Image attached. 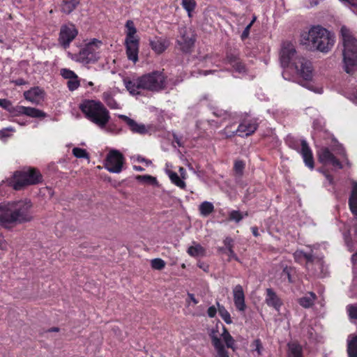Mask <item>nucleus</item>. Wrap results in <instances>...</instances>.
<instances>
[{
    "label": "nucleus",
    "instance_id": "64",
    "mask_svg": "<svg viewBox=\"0 0 357 357\" xmlns=\"http://www.w3.org/2000/svg\"><path fill=\"white\" fill-rule=\"evenodd\" d=\"M349 99L354 104L357 105V92L356 93L351 94L349 96Z\"/></svg>",
    "mask_w": 357,
    "mask_h": 357
},
{
    "label": "nucleus",
    "instance_id": "48",
    "mask_svg": "<svg viewBox=\"0 0 357 357\" xmlns=\"http://www.w3.org/2000/svg\"><path fill=\"white\" fill-rule=\"evenodd\" d=\"M292 271V268L290 267H285L283 268L282 273V279L284 281L287 280L289 282H291L292 280L291 278V273Z\"/></svg>",
    "mask_w": 357,
    "mask_h": 357
},
{
    "label": "nucleus",
    "instance_id": "43",
    "mask_svg": "<svg viewBox=\"0 0 357 357\" xmlns=\"http://www.w3.org/2000/svg\"><path fill=\"white\" fill-rule=\"evenodd\" d=\"M217 70H202L200 68H195L193 71H192L191 76L194 77H200L202 76H206L211 74H215Z\"/></svg>",
    "mask_w": 357,
    "mask_h": 357
},
{
    "label": "nucleus",
    "instance_id": "5",
    "mask_svg": "<svg viewBox=\"0 0 357 357\" xmlns=\"http://www.w3.org/2000/svg\"><path fill=\"white\" fill-rule=\"evenodd\" d=\"M80 109L87 119L100 128H104L109 120V112L100 102L85 100L80 105Z\"/></svg>",
    "mask_w": 357,
    "mask_h": 357
},
{
    "label": "nucleus",
    "instance_id": "2",
    "mask_svg": "<svg viewBox=\"0 0 357 357\" xmlns=\"http://www.w3.org/2000/svg\"><path fill=\"white\" fill-rule=\"evenodd\" d=\"M43 176L40 172L35 168H25L16 171L13 176L0 183V195L6 191V187H12L15 190L41 183Z\"/></svg>",
    "mask_w": 357,
    "mask_h": 357
},
{
    "label": "nucleus",
    "instance_id": "31",
    "mask_svg": "<svg viewBox=\"0 0 357 357\" xmlns=\"http://www.w3.org/2000/svg\"><path fill=\"white\" fill-rule=\"evenodd\" d=\"M288 357H303L301 346L295 342L288 344Z\"/></svg>",
    "mask_w": 357,
    "mask_h": 357
},
{
    "label": "nucleus",
    "instance_id": "51",
    "mask_svg": "<svg viewBox=\"0 0 357 357\" xmlns=\"http://www.w3.org/2000/svg\"><path fill=\"white\" fill-rule=\"evenodd\" d=\"M218 311V307H216L215 306L213 305L208 308L207 314L209 317L213 318L216 315Z\"/></svg>",
    "mask_w": 357,
    "mask_h": 357
},
{
    "label": "nucleus",
    "instance_id": "44",
    "mask_svg": "<svg viewBox=\"0 0 357 357\" xmlns=\"http://www.w3.org/2000/svg\"><path fill=\"white\" fill-rule=\"evenodd\" d=\"M182 6L188 13V15L190 16L191 12L196 6V2L195 0H182Z\"/></svg>",
    "mask_w": 357,
    "mask_h": 357
},
{
    "label": "nucleus",
    "instance_id": "12",
    "mask_svg": "<svg viewBox=\"0 0 357 357\" xmlns=\"http://www.w3.org/2000/svg\"><path fill=\"white\" fill-rule=\"evenodd\" d=\"M127 29L125 44L128 58L135 63L138 60L139 40L135 37L137 29L132 20H128L126 24Z\"/></svg>",
    "mask_w": 357,
    "mask_h": 357
},
{
    "label": "nucleus",
    "instance_id": "28",
    "mask_svg": "<svg viewBox=\"0 0 357 357\" xmlns=\"http://www.w3.org/2000/svg\"><path fill=\"white\" fill-rule=\"evenodd\" d=\"M347 354L349 357H357V335L351 334L347 337Z\"/></svg>",
    "mask_w": 357,
    "mask_h": 357
},
{
    "label": "nucleus",
    "instance_id": "47",
    "mask_svg": "<svg viewBox=\"0 0 357 357\" xmlns=\"http://www.w3.org/2000/svg\"><path fill=\"white\" fill-rule=\"evenodd\" d=\"M347 311L350 318L357 319V304L347 305Z\"/></svg>",
    "mask_w": 357,
    "mask_h": 357
},
{
    "label": "nucleus",
    "instance_id": "19",
    "mask_svg": "<svg viewBox=\"0 0 357 357\" xmlns=\"http://www.w3.org/2000/svg\"><path fill=\"white\" fill-rule=\"evenodd\" d=\"M180 38L177 40L180 49L183 52H190L195 45V36L190 30H188L185 28L180 30Z\"/></svg>",
    "mask_w": 357,
    "mask_h": 357
},
{
    "label": "nucleus",
    "instance_id": "55",
    "mask_svg": "<svg viewBox=\"0 0 357 357\" xmlns=\"http://www.w3.org/2000/svg\"><path fill=\"white\" fill-rule=\"evenodd\" d=\"M137 160L139 162H144L147 166L150 165L151 164V161L149 160H147L142 156L137 155Z\"/></svg>",
    "mask_w": 357,
    "mask_h": 357
},
{
    "label": "nucleus",
    "instance_id": "18",
    "mask_svg": "<svg viewBox=\"0 0 357 357\" xmlns=\"http://www.w3.org/2000/svg\"><path fill=\"white\" fill-rule=\"evenodd\" d=\"M77 33L78 31L74 24H63L60 29L59 42L64 48H66L75 39Z\"/></svg>",
    "mask_w": 357,
    "mask_h": 357
},
{
    "label": "nucleus",
    "instance_id": "25",
    "mask_svg": "<svg viewBox=\"0 0 357 357\" xmlns=\"http://www.w3.org/2000/svg\"><path fill=\"white\" fill-rule=\"evenodd\" d=\"M61 75L65 79H68L67 84L69 90L74 91L78 88L79 86L78 77L73 71L68 68H62Z\"/></svg>",
    "mask_w": 357,
    "mask_h": 357
},
{
    "label": "nucleus",
    "instance_id": "63",
    "mask_svg": "<svg viewBox=\"0 0 357 357\" xmlns=\"http://www.w3.org/2000/svg\"><path fill=\"white\" fill-rule=\"evenodd\" d=\"M225 244L228 249L229 247L232 248V239L231 238H226L225 240Z\"/></svg>",
    "mask_w": 357,
    "mask_h": 357
},
{
    "label": "nucleus",
    "instance_id": "53",
    "mask_svg": "<svg viewBox=\"0 0 357 357\" xmlns=\"http://www.w3.org/2000/svg\"><path fill=\"white\" fill-rule=\"evenodd\" d=\"M11 105L10 101L6 99H0V107L8 111L10 106Z\"/></svg>",
    "mask_w": 357,
    "mask_h": 357
},
{
    "label": "nucleus",
    "instance_id": "57",
    "mask_svg": "<svg viewBox=\"0 0 357 357\" xmlns=\"http://www.w3.org/2000/svg\"><path fill=\"white\" fill-rule=\"evenodd\" d=\"M320 172L324 173V174L325 175L326 178L328 183L329 184H331V185H333V177L330 174H328V173L325 172L323 170H320Z\"/></svg>",
    "mask_w": 357,
    "mask_h": 357
},
{
    "label": "nucleus",
    "instance_id": "1",
    "mask_svg": "<svg viewBox=\"0 0 357 357\" xmlns=\"http://www.w3.org/2000/svg\"><path fill=\"white\" fill-rule=\"evenodd\" d=\"M32 202L29 199H18L0 202V227L11 229L33 219Z\"/></svg>",
    "mask_w": 357,
    "mask_h": 357
},
{
    "label": "nucleus",
    "instance_id": "10",
    "mask_svg": "<svg viewBox=\"0 0 357 357\" xmlns=\"http://www.w3.org/2000/svg\"><path fill=\"white\" fill-rule=\"evenodd\" d=\"M213 345L217 352V357H229L228 353L226 351L221 338L225 342L228 348L234 349V340L227 331L225 327H222V332L213 330L211 333Z\"/></svg>",
    "mask_w": 357,
    "mask_h": 357
},
{
    "label": "nucleus",
    "instance_id": "11",
    "mask_svg": "<svg viewBox=\"0 0 357 357\" xmlns=\"http://www.w3.org/2000/svg\"><path fill=\"white\" fill-rule=\"evenodd\" d=\"M102 42L93 38L82 49L78 54L75 55V59L84 64L94 62L99 58L100 50Z\"/></svg>",
    "mask_w": 357,
    "mask_h": 357
},
{
    "label": "nucleus",
    "instance_id": "61",
    "mask_svg": "<svg viewBox=\"0 0 357 357\" xmlns=\"http://www.w3.org/2000/svg\"><path fill=\"white\" fill-rule=\"evenodd\" d=\"M307 3V7H314L318 5V0H306Z\"/></svg>",
    "mask_w": 357,
    "mask_h": 357
},
{
    "label": "nucleus",
    "instance_id": "30",
    "mask_svg": "<svg viewBox=\"0 0 357 357\" xmlns=\"http://www.w3.org/2000/svg\"><path fill=\"white\" fill-rule=\"evenodd\" d=\"M189 255L193 257H202L206 254L205 249L199 244L193 243L187 250Z\"/></svg>",
    "mask_w": 357,
    "mask_h": 357
},
{
    "label": "nucleus",
    "instance_id": "22",
    "mask_svg": "<svg viewBox=\"0 0 357 357\" xmlns=\"http://www.w3.org/2000/svg\"><path fill=\"white\" fill-rule=\"evenodd\" d=\"M149 45L156 54H160L168 48L170 41L167 38L155 36L149 40Z\"/></svg>",
    "mask_w": 357,
    "mask_h": 357
},
{
    "label": "nucleus",
    "instance_id": "14",
    "mask_svg": "<svg viewBox=\"0 0 357 357\" xmlns=\"http://www.w3.org/2000/svg\"><path fill=\"white\" fill-rule=\"evenodd\" d=\"M317 155L319 162L324 166L331 167L334 169L342 168V165L337 156L344 155L343 150L333 153L328 148L321 147L317 151Z\"/></svg>",
    "mask_w": 357,
    "mask_h": 357
},
{
    "label": "nucleus",
    "instance_id": "49",
    "mask_svg": "<svg viewBox=\"0 0 357 357\" xmlns=\"http://www.w3.org/2000/svg\"><path fill=\"white\" fill-rule=\"evenodd\" d=\"M8 243L3 236L0 235V250L7 251L8 250Z\"/></svg>",
    "mask_w": 357,
    "mask_h": 357
},
{
    "label": "nucleus",
    "instance_id": "3",
    "mask_svg": "<svg viewBox=\"0 0 357 357\" xmlns=\"http://www.w3.org/2000/svg\"><path fill=\"white\" fill-rule=\"evenodd\" d=\"M305 43L321 52H328L335 43L333 33L320 25L311 27L307 33L303 34Z\"/></svg>",
    "mask_w": 357,
    "mask_h": 357
},
{
    "label": "nucleus",
    "instance_id": "37",
    "mask_svg": "<svg viewBox=\"0 0 357 357\" xmlns=\"http://www.w3.org/2000/svg\"><path fill=\"white\" fill-rule=\"evenodd\" d=\"M136 179L142 183H147L152 185H158L156 178L150 175H138L136 176Z\"/></svg>",
    "mask_w": 357,
    "mask_h": 357
},
{
    "label": "nucleus",
    "instance_id": "32",
    "mask_svg": "<svg viewBox=\"0 0 357 357\" xmlns=\"http://www.w3.org/2000/svg\"><path fill=\"white\" fill-rule=\"evenodd\" d=\"M79 1L80 0H63L61 6V11L70 14L75 9Z\"/></svg>",
    "mask_w": 357,
    "mask_h": 357
},
{
    "label": "nucleus",
    "instance_id": "26",
    "mask_svg": "<svg viewBox=\"0 0 357 357\" xmlns=\"http://www.w3.org/2000/svg\"><path fill=\"white\" fill-rule=\"evenodd\" d=\"M266 303L276 311L279 312L282 305V301L271 289H266V294L265 298Z\"/></svg>",
    "mask_w": 357,
    "mask_h": 357
},
{
    "label": "nucleus",
    "instance_id": "36",
    "mask_svg": "<svg viewBox=\"0 0 357 357\" xmlns=\"http://www.w3.org/2000/svg\"><path fill=\"white\" fill-rule=\"evenodd\" d=\"M251 351L255 356H259L262 354L263 346L260 340H254L251 344Z\"/></svg>",
    "mask_w": 357,
    "mask_h": 357
},
{
    "label": "nucleus",
    "instance_id": "9",
    "mask_svg": "<svg viewBox=\"0 0 357 357\" xmlns=\"http://www.w3.org/2000/svg\"><path fill=\"white\" fill-rule=\"evenodd\" d=\"M349 209L351 213L354 215V228L352 230L349 229L348 232H344V238L345 241V243L348 247V249L351 251L354 249V244L357 243V241L355 238L353 239V235H354L356 232V227H357V182L353 181L352 183V188L351 195L349 199Z\"/></svg>",
    "mask_w": 357,
    "mask_h": 357
},
{
    "label": "nucleus",
    "instance_id": "8",
    "mask_svg": "<svg viewBox=\"0 0 357 357\" xmlns=\"http://www.w3.org/2000/svg\"><path fill=\"white\" fill-rule=\"evenodd\" d=\"M294 259L298 263H306V268L313 274L319 277H324L327 274V267L320 258L314 257V254L306 253L302 250H297L294 254Z\"/></svg>",
    "mask_w": 357,
    "mask_h": 357
},
{
    "label": "nucleus",
    "instance_id": "52",
    "mask_svg": "<svg viewBox=\"0 0 357 357\" xmlns=\"http://www.w3.org/2000/svg\"><path fill=\"white\" fill-rule=\"evenodd\" d=\"M251 27H252V23H249V24H248L246 26V27L245 28L244 31H243V33L241 34L242 40H245V38H247L248 37Z\"/></svg>",
    "mask_w": 357,
    "mask_h": 357
},
{
    "label": "nucleus",
    "instance_id": "27",
    "mask_svg": "<svg viewBox=\"0 0 357 357\" xmlns=\"http://www.w3.org/2000/svg\"><path fill=\"white\" fill-rule=\"evenodd\" d=\"M171 167L172 165L167 163L165 167V173L167 174L172 183L181 189H184L186 186L185 181L179 177L177 173L173 172L171 169Z\"/></svg>",
    "mask_w": 357,
    "mask_h": 357
},
{
    "label": "nucleus",
    "instance_id": "54",
    "mask_svg": "<svg viewBox=\"0 0 357 357\" xmlns=\"http://www.w3.org/2000/svg\"><path fill=\"white\" fill-rule=\"evenodd\" d=\"M342 2L345 3L347 6H351L357 8V0H340Z\"/></svg>",
    "mask_w": 357,
    "mask_h": 357
},
{
    "label": "nucleus",
    "instance_id": "34",
    "mask_svg": "<svg viewBox=\"0 0 357 357\" xmlns=\"http://www.w3.org/2000/svg\"><path fill=\"white\" fill-rule=\"evenodd\" d=\"M199 211L202 216L206 217L214 211V206L211 202L205 201L199 206Z\"/></svg>",
    "mask_w": 357,
    "mask_h": 357
},
{
    "label": "nucleus",
    "instance_id": "45",
    "mask_svg": "<svg viewBox=\"0 0 357 357\" xmlns=\"http://www.w3.org/2000/svg\"><path fill=\"white\" fill-rule=\"evenodd\" d=\"M151 266L155 270H162L165 266V262L162 259L155 258L151 261Z\"/></svg>",
    "mask_w": 357,
    "mask_h": 357
},
{
    "label": "nucleus",
    "instance_id": "58",
    "mask_svg": "<svg viewBox=\"0 0 357 357\" xmlns=\"http://www.w3.org/2000/svg\"><path fill=\"white\" fill-rule=\"evenodd\" d=\"M213 114L214 115L220 117L225 116L227 115L226 112L222 109H216L215 111L213 112Z\"/></svg>",
    "mask_w": 357,
    "mask_h": 357
},
{
    "label": "nucleus",
    "instance_id": "7",
    "mask_svg": "<svg viewBox=\"0 0 357 357\" xmlns=\"http://www.w3.org/2000/svg\"><path fill=\"white\" fill-rule=\"evenodd\" d=\"M280 60L282 67H310V62L297 54L294 45L284 42L280 52Z\"/></svg>",
    "mask_w": 357,
    "mask_h": 357
},
{
    "label": "nucleus",
    "instance_id": "35",
    "mask_svg": "<svg viewBox=\"0 0 357 357\" xmlns=\"http://www.w3.org/2000/svg\"><path fill=\"white\" fill-rule=\"evenodd\" d=\"M226 60L227 63L229 65L236 66V67H241L239 66V58L238 53L236 51L229 50L227 52Z\"/></svg>",
    "mask_w": 357,
    "mask_h": 357
},
{
    "label": "nucleus",
    "instance_id": "39",
    "mask_svg": "<svg viewBox=\"0 0 357 357\" xmlns=\"http://www.w3.org/2000/svg\"><path fill=\"white\" fill-rule=\"evenodd\" d=\"M218 307V313L221 318L227 324H230L232 323V320L229 312L225 309L223 305H221L219 303H217Z\"/></svg>",
    "mask_w": 357,
    "mask_h": 357
},
{
    "label": "nucleus",
    "instance_id": "62",
    "mask_svg": "<svg viewBox=\"0 0 357 357\" xmlns=\"http://www.w3.org/2000/svg\"><path fill=\"white\" fill-rule=\"evenodd\" d=\"M13 82L16 85H19V86L27 84V82L25 80H24L23 79H21V78L20 79H17L13 81Z\"/></svg>",
    "mask_w": 357,
    "mask_h": 357
},
{
    "label": "nucleus",
    "instance_id": "41",
    "mask_svg": "<svg viewBox=\"0 0 357 357\" xmlns=\"http://www.w3.org/2000/svg\"><path fill=\"white\" fill-rule=\"evenodd\" d=\"M248 213L246 212L242 213L239 211H231L229 213V218L230 220L234 221L236 222H240L244 217L247 216Z\"/></svg>",
    "mask_w": 357,
    "mask_h": 357
},
{
    "label": "nucleus",
    "instance_id": "59",
    "mask_svg": "<svg viewBox=\"0 0 357 357\" xmlns=\"http://www.w3.org/2000/svg\"><path fill=\"white\" fill-rule=\"evenodd\" d=\"M178 172L180 173V175H181V178L183 179V181H184L185 179H186V177H187V174H186V171L185 169L183 168V167H179L178 169Z\"/></svg>",
    "mask_w": 357,
    "mask_h": 357
},
{
    "label": "nucleus",
    "instance_id": "21",
    "mask_svg": "<svg viewBox=\"0 0 357 357\" xmlns=\"http://www.w3.org/2000/svg\"><path fill=\"white\" fill-rule=\"evenodd\" d=\"M23 96L28 102L36 105H40L44 101L45 93L41 88L35 86L24 91Z\"/></svg>",
    "mask_w": 357,
    "mask_h": 357
},
{
    "label": "nucleus",
    "instance_id": "4",
    "mask_svg": "<svg viewBox=\"0 0 357 357\" xmlns=\"http://www.w3.org/2000/svg\"><path fill=\"white\" fill-rule=\"evenodd\" d=\"M282 75L284 79L297 82L317 93H323L321 87L314 85L316 75L312 68H283Z\"/></svg>",
    "mask_w": 357,
    "mask_h": 357
},
{
    "label": "nucleus",
    "instance_id": "46",
    "mask_svg": "<svg viewBox=\"0 0 357 357\" xmlns=\"http://www.w3.org/2000/svg\"><path fill=\"white\" fill-rule=\"evenodd\" d=\"M73 153L77 158H86V159L89 158V154L86 152V151L85 149H83L81 148H78V147L74 148L73 149Z\"/></svg>",
    "mask_w": 357,
    "mask_h": 357
},
{
    "label": "nucleus",
    "instance_id": "17",
    "mask_svg": "<svg viewBox=\"0 0 357 357\" xmlns=\"http://www.w3.org/2000/svg\"><path fill=\"white\" fill-rule=\"evenodd\" d=\"M229 128L227 126L225 129V134L227 137H232L235 133L241 137L248 136L252 135L257 130V123L253 120L244 121L239 124L236 130H230Z\"/></svg>",
    "mask_w": 357,
    "mask_h": 357
},
{
    "label": "nucleus",
    "instance_id": "50",
    "mask_svg": "<svg viewBox=\"0 0 357 357\" xmlns=\"http://www.w3.org/2000/svg\"><path fill=\"white\" fill-rule=\"evenodd\" d=\"M244 163L241 160H237L234 163V170L237 174H241L244 169Z\"/></svg>",
    "mask_w": 357,
    "mask_h": 357
},
{
    "label": "nucleus",
    "instance_id": "60",
    "mask_svg": "<svg viewBox=\"0 0 357 357\" xmlns=\"http://www.w3.org/2000/svg\"><path fill=\"white\" fill-rule=\"evenodd\" d=\"M228 252H229L228 255L230 259H234L236 260H238V257H236L234 252L233 251L232 248H231V247L229 248Z\"/></svg>",
    "mask_w": 357,
    "mask_h": 357
},
{
    "label": "nucleus",
    "instance_id": "56",
    "mask_svg": "<svg viewBox=\"0 0 357 357\" xmlns=\"http://www.w3.org/2000/svg\"><path fill=\"white\" fill-rule=\"evenodd\" d=\"M104 98L107 101V104L109 106H110L112 108H116V103L112 104V102L114 101L112 99H108L107 100V95L104 93L103 95Z\"/></svg>",
    "mask_w": 357,
    "mask_h": 357
},
{
    "label": "nucleus",
    "instance_id": "42",
    "mask_svg": "<svg viewBox=\"0 0 357 357\" xmlns=\"http://www.w3.org/2000/svg\"><path fill=\"white\" fill-rule=\"evenodd\" d=\"M24 106L22 105H16L13 106L12 104L8 109V112L10 113L11 116H19L24 115Z\"/></svg>",
    "mask_w": 357,
    "mask_h": 357
},
{
    "label": "nucleus",
    "instance_id": "15",
    "mask_svg": "<svg viewBox=\"0 0 357 357\" xmlns=\"http://www.w3.org/2000/svg\"><path fill=\"white\" fill-rule=\"evenodd\" d=\"M288 145L296 150L303 159L305 166L309 169H314V158L312 151L305 139H288L287 141Z\"/></svg>",
    "mask_w": 357,
    "mask_h": 357
},
{
    "label": "nucleus",
    "instance_id": "20",
    "mask_svg": "<svg viewBox=\"0 0 357 357\" xmlns=\"http://www.w3.org/2000/svg\"><path fill=\"white\" fill-rule=\"evenodd\" d=\"M119 117L127 124L130 131L133 133L145 135L149 133L151 130V126L138 123L127 116L119 115Z\"/></svg>",
    "mask_w": 357,
    "mask_h": 357
},
{
    "label": "nucleus",
    "instance_id": "6",
    "mask_svg": "<svg viewBox=\"0 0 357 357\" xmlns=\"http://www.w3.org/2000/svg\"><path fill=\"white\" fill-rule=\"evenodd\" d=\"M340 35L343 44V61L345 67L357 66V39L349 29L342 26Z\"/></svg>",
    "mask_w": 357,
    "mask_h": 357
},
{
    "label": "nucleus",
    "instance_id": "24",
    "mask_svg": "<svg viewBox=\"0 0 357 357\" xmlns=\"http://www.w3.org/2000/svg\"><path fill=\"white\" fill-rule=\"evenodd\" d=\"M125 86L129 93L132 95H138L141 93L142 90H146L144 88L142 77L132 80H124Z\"/></svg>",
    "mask_w": 357,
    "mask_h": 357
},
{
    "label": "nucleus",
    "instance_id": "38",
    "mask_svg": "<svg viewBox=\"0 0 357 357\" xmlns=\"http://www.w3.org/2000/svg\"><path fill=\"white\" fill-rule=\"evenodd\" d=\"M248 68H226V71L230 73L234 77L243 78L248 74Z\"/></svg>",
    "mask_w": 357,
    "mask_h": 357
},
{
    "label": "nucleus",
    "instance_id": "16",
    "mask_svg": "<svg viewBox=\"0 0 357 357\" xmlns=\"http://www.w3.org/2000/svg\"><path fill=\"white\" fill-rule=\"evenodd\" d=\"M124 157L118 150L110 149L107 155L105 167L112 173L119 174L122 171Z\"/></svg>",
    "mask_w": 357,
    "mask_h": 357
},
{
    "label": "nucleus",
    "instance_id": "33",
    "mask_svg": "<svg viewBox=\"0 0 357 357\" xmlns=\"http://www.w3.org/2000/svg\"><path fill=\"white\" fill-rule=\"evenodd\" d=\"M316 296L312 292H308L298 300L299 304L305 308L311 307L315 300Z\"/></svg>",
    "mask_w": 357,
    "mask_h": 357
},
{
    "label": "nucleus",
    "instance_id": "13",
    "mask_svg": "<svg viewBox=\"0 0 357 357\" xmlns=\"http://www.w3.org/2000/svg\"><path fill=\"white\" fill-rule=\"evenodd\" d=\"M144 88L146 90L158 91L165 88L168 79L162 71L156 70L142 76Z\"/></svg>",
    "mask_w": 357,
    "mask_h": 357
},
{
    "label": "nucleus",
    "instance_id": "40",
    "mask_svg": "<svg viewBox=\"0 0 357 357\" xmlns=\"http://www.w3.org/2000/svg\"><path fill=\"white\" fill-rule=\"evenodd\" d=\"M15 132V129L13 127H7L0 130V140L3 142L7 141L10 138L13 133Z\"/></svg>",
    "mask_w": 357,
    "mask_h": 357
},
{
    "label": "nucleus",
    "instance_id": "29",
    "mask_svg": "<svg viewBox=\"0 0 357 357\" xmlns=\"http://www.w3.org/2000/svg\"><path fill=\"white\" fill-rule=\"evenodd\" d=\"M24 115L31 118L44 119L47 116V114L43 111L31 107H24Z\"/></svg>",
    "mask_w": 357,
    "mask_h": 357
},
{
    "label": "nucleus",
    "instance_id": "23",
    "mask_svg": "<svg viewBox=\"0 0 357 357\" xmlns=\"http://www.w3.org/2000/svg\"><path fill=\"white\" fill-rule=\"evenodd\" d=\"M234 302L236 309L240 312H244L246 308L245 295L243 287L238 284L233 289Z\"/></svg>",
    "mask_w": 357,
    "mask_h": 357
}]
</instances>
